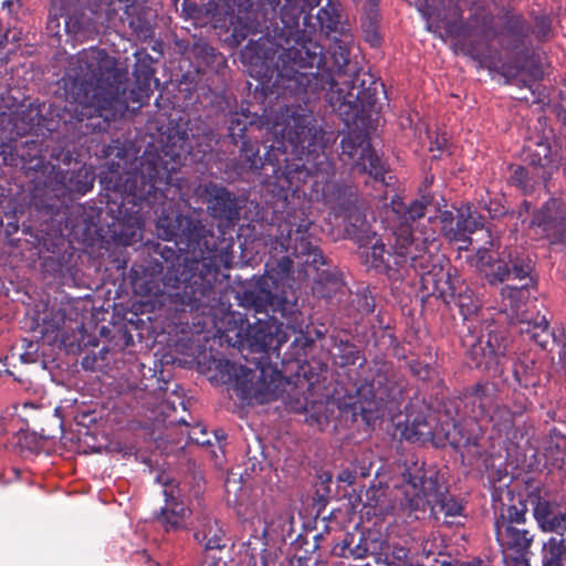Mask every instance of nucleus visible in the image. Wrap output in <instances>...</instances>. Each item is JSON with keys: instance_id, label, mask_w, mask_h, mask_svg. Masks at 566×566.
Wrapping results in <instances>:
<instances>
[{"instance_id": "nucleus-59", "label": "nucleus", "mask_w": 566, "mask_h": 566, "mask_svg": "<svg viewBox=\"0 0 566 566\" xmlns=\"http://www.w3.org/2000/svg\"><path fill=\"white\" fill-rule=\"evenodd\" d=\"M20 359L24 364H31L36 361V358L30 352H24L23 354H21Z\"/></svg>"}, {"instance_id": "nucleus-45", "label": "nucleus", "mask_w": 566, "mask_h": 566, "mask_svg": "<svg viewBox=\"0 0 566 566\" xmlns=\"http://www.w3.org/2000/svg\"><path fill=\"white\" fill-rule=\"evenodd\" d=\"M126 13L129 17L128 25L137 38L146 40L154 35V27L147 19L140 15L130 17L129 9L126 10Z\"/></svg>"}, {"instance_id": "nucleus-24", "label": "nucleus", "mask_w": 566, "mask_h": 566, "mask_svg": "<svg viewBox=\"0 0 566 566\" xmlns=\"http://www.w3.org/2000/svg\"><path fill=\"white\" fill-rule=\"evenodd\" d=\"M241 326L235 336L242 345H247L251 352L265 354L274 340V325L269 322L258 319L254 324H248L243 327V319L240 318ZM277 329V327H275Z\"/></svg>"}, {"instance_id": "nucleus-40", "label": "nucleus", "mask_w": 566, "mask_h": 566, "mask_svg": "<svg viewBox=\"0 0 566 566\" xmlns=\"http://www.w3.org/2000/svg\"><path fill=\"white\" fill-rule=\"evenodd\" d=\"M352 306L356 310L360 318L374 313L376 302L370 290L368 287L358 290L352 300Z\"/></svg>"}, {"instance_id": "nucleus-58", "label": "nucleus", "mask_w": 566, "mask_h": 566, "mask_svg": "<svg viewBox=\"0 0 566 566\" xmlns=\"http://www.w3.org/2000/svg\"><path fill=\"white\" fill-rule=\"evenodd\" d=\"M544 564H545V566H560L562 565L560 557L554 556V555L551 557H545Z\"/></svg>"}, {"instance_id": "nucleus-31", "label": "nucleus", "mask_w": 566, "mask_h": 566, "mask_svg": "<svg viewBox=\"0 0 566 566\" xmlns=\"http://www.w3.org/2000/svg\"><path fill=\"white\" fill-rule=\"evenodd\" d=\"M401 433L406 440L420 444L431 442L434 438L433 427L423 413L409 415Z\"/></svg>"}, {"instance_id": "nucleus-25", "label": "nucleus", "mask_w": 566, "mask_h": 566, "mask_svg": "<svg viewBox=\"0 0 566 566\" xmlns=\"http://www.w3.org/2000/svg\"><path fill=\"white\" fill-rule=\"evenodd\" d=\"M525 160L537 179L546 184L553 176L556 165L552 158V148L548 139L541 138L535 144L525 147Z\"/></svg>"}, {"instance_id": "nucleus-36", "label": "nucleus", "mask_w": 566, "mask_h": 566, "mask_svg": "<svg viewBox=\"0 0 566 566\" xmlns=\"http://www.w3.org/2000/svg\"><path fill=\"white\" fill-rule=\"evenodd\" d=\"M360 23L365 41L371 46H378L381 41L379 34L378 10L371 8L369 11L365 12L360 19Z\"/></svg>"}, {"instance_id": "nucleus-51", "label": "nucleus", "mask_w": 566, "mask_h": 566, "mask_svg": "<svg viewBox=\"0 0 566 566\" xmlns=\"http://www.w3.org/2000/svg\"><path fill=\"white\" fill-rule=\"evenodd\" d=\"M254 31H255V24L253 22L245 23L242 27L233 24L232 35L235 39V41L238 43H240L243 40H245L250 33H253Z\"/></svg>"}, {"instance_id": "nucleus-64", "label": "nucleus", "mask_w": 566, "mask_h": 566, "mask_svg": "<svg viewBox=\"0 0 566 566\" xmlns=\"http://www.w3.org/2000/svg\"><path fill=\"white\" fill-rule=\"evenodd\" d=\"M210 566H227L226 562H213L210 564Z\"/></svg>"}, {"instance_id": "nucleus-11", "label": "nucleus", "mask_w": 566, "mask_h": 566, "mask_svg": "<svg viewBox=\"0 0 566 566\" xmlns=\"http://www.w3.org/2000/svg\"><path fill=\"white\" fill-rule=\"evenodd\" d=\"M405 388V379L391 361L375 359L364 370L356 390L357 401L361 411H376L384 403L400 400Z\"/></svg>"}, {"instance_id": "nucleus-50", "label": "nucleus", "mask_w": 566, "mask_h": 566, "mask_svg": "<svg viewBox=\"0 0 566 566\" xmlns=\"http://www.w3.org/2000/svg\"><path fill=\"white\" fill-rule=\"evenodd\" d=\"M350 552L353 559L366 558L370 554V548L367 539L363 535L358 536L357 542H354Z\"/></svg>"}, {"instance_id": "nucleus-14", "label": "nucleus", "mask_w": 566, "mask_h": 566, "mask_svg": "<svg viewBox=\"0 0 566 566\" xmlns=\"http://www.w3.org/2000/svg\"><path fill=\"white\" fill-rule=\"evenodd\" d=\"M475 266L484 273L491 285L509 280H524L530 276L533 264L531 259L517 250H503L494 259L486 248H480L475 254Z\"/></svg>"}, {"instance_id": "nucleus-42", "label": "nucleus", "mask_w": 566, "mask_h": 566, "mask_svg": "<svg viewBox=\"0 0 566 566\" xmlns=\"http://www.w3.org/2000/svg\"><path fill=\"white\" fill-rule=\"evenodd\" d=\"M526 284L521 286L506 285L502 289V300L512 312H516L520 308V304L526 293Z\"/></svg>"}, {"instance_id": "nucleus-27", "label": "nucleus", "mask_w": 566, "mask_h": 566, "mask_svg": "<svg viewBox=\"0 0 566 566\" xmlns=\"http://www.w3.org/2000/svg\"><path fill=\"white\" fill-rule=\"evenodd\" d=\"M339 218H343L344 230L347 237L356 241L360 247L369 243L371 239L376 237V232L367 221L363 203L347 211Z\"/></svg>"}, {"instance_id": "nucleus-15", "label": "nucleus", "mask_w": 566, "mask_h": 566, "mask_svg": "<svg viewBox=\"0 0 566 566\" xmlns=\"http://www.w3.org/2000/svg\"><path fill=\"white\" fill-rule=\"evenodd\" d=\"M468 344V358L475 368L494 374L503 373V360L509 347V336L504 328L489 326L485 335L474 338Z\"/></svg>"}, {"instance_id": "nucleus-46", "label": "nucleus", "mask_w": 566, "mask_h": 566, "mask_svg": "<svg viewBox=\"0 0 566 566\" xmlns=\"http://www.w3.org/2000/svg\"><path fill=\"white\" fill-rule=\"evenodd\" d=\"M535 38L538 42L544 43L552 36V20L549 17L542 14L534 18Z\"/></svg>"}, {"instance_id": "nucleus-54", "label": "nucleus", "mask_w": 566, "mask_h": 566, "mask_svg": "<svg viewBox=\"0 0 566 566\" xmlns=\"http://www.w3.org/2000/svg\"><path fill=\"white\" fill-rule=\"evenodd\" d=\"M301 316V313L300 312H293L291 314V317L287 319V327H291L294 332H296V329H298L301 332V327H302V324L298 323V318Z\"/></svg>"}, {"instance_id": "nucleus-60", "label": "nucleus", "mask_w": 566, "mask_h": 566, "mask_svg": "<svg viewBox=\"0 0 566 566\" xmlns=\"http://www.w3.org/2000/svg\"><path fill=\"white\" fill-rule=\"evenodd\" d=\"M339 480L347 481L349 484H352L355 480V476L352 475L350 473H347L346 476L340 475Z\"/></svg>"}, {"instance_id": "nucleus-23", "label": "nucleus", "mask_w": 566, "mask_h": 566, "mask_svg": "<svg viewBox=\"0 0 566 566\" xmlns=\"http://www.w3.org/2000/svg\"><path fill=\"white\" fill-rule=\"evenodd\" d=\"M51 172L53 179L45 184L53 190L85 195L94 187L95 176L91 168L85 165L72 171H63L52 166Z\"/></svg>"}, {"instance_id": "nucleus-9", "label": "nucleus", "mask_w": 566, "mask_h": 566, "mask_svg": "<svg viewBox=\"0 0 566 566\" xmlns=\"http://www.w3.org/2000/svg\"><path fill=\"white\" fill-rule=\"evenodd\" d=\"M400 475V505L409 515L413 514L416 520L420 518L419 513L424 514L428 510L431 514L442 513L446 518L462 515V504L449 494L434 467H428L418 459L406 460Z\"/></svg>"}, {"instance_id": "nucleus-8", "label": "nucleus", "mask_w": 566, "mask_h": 566, "mask_svg": "<svg viewBox=\"0 0 566 566\" xmlns=\"http://www.w3.org/2000/svg\"><path fill=\"white\" fill-rule=\"evenodd\" d=\"M331 59L336 67L337 84L327 88L325 98L332 109L349 126L374 109L379 87L384 85L373 74L350 61L349 48L345 41L334 43Z\"/></svg>"}, {"instance_id": "nucleus-41", "label": "nucleus", "mask_w": 566, "mask_h": 566, "mask_svg": "<svg viewBox=\"0 0 566 566\" xmlns=\"http://www.w3.org/2000/svg\"><path fill=\"white\" fill-rule=\"evenodd\" d=\"M245 300L256 311L265 310L268 306L274 307L277 303L276 296L271 291L264 289L245 292Z\"/></svg>"}, {"instance_id": "nucleus-2", "label": "nucleus", "mask_w": 566, "mask_h": 566, "mask_svg": "<svg viewBox=\"0 0 566 566\" xmlns=\"http://www.w3.org/2000/svg\"><path fill=\"white\" fill-rule=\"evenodd\" d=\"M415 6L427 20L429 28L433 27L443 31L447 38L457 39V50L478 62L479 67L499 73L506 84L516 80V85L530 87L526 81L517 80L525 70L523 60L526 52H517L510 61L502 60L500 52L492 45L499 35L495 15L485 6L473 3L465 21L460 6L451 0H415Z\"/></svg>"}, {"instance_id": "nucleus-49", "label": "nucleus", "mask_w": 566, "mask_h": 566, "mask_svg": "<svg viewBox=\"0 0 566 566\" xmlns=\"http://www.w3.org/2000/svg\"><path fill=\"white\" fill-rule=\"evenodd\" d=\"M408 366L411 374L418 379L426 380L430 377L431 367L429 364H424L418 359H413L409 361Z\"/></svg>"}, {"instance_id": "nucleus-32", "label": "nucleus", "mask_w": 566, "mask_h": 566, "mask_svg": "<svg viewBox=\"0 0 566 566\" xmlns=\"http://www.w3.org/2000/svg\"><path fill=\"white\" fill-rule=\"evenodd\" d=\"M518 325L522 334L530 335V338L542 348L546 347L552 333L545 315L537 314L534 319H520Z\"/></svg>"}, {"instance_id": "nucleus-28", "label": "nucleus", "mask_w": 566, "mask_h": 566, "mask_svg": "<svg viewBox=\"0 0 566 566\" xmlns=\"http://www.w3.org/2000/svg\"><path fill=\"white\" fill-rule=\"evenodd\" d=\"M195 539L205 546L206 551L222 549L226 547V533L219 522L208 515L198 520V526L193 534Z\"/></svg>"}, {"instance_id": "nucleus-13", "label": "nucleus", "mask_w": 566, "mask_h": 566, "mask_svg": "<svg viewBox=\"0 0 566 566\" xmlns=\"http://www.w3.org/2000/svg\"><path fill=\"white\" fill-rule=\"evenodd\" d=\"M340 160L353 170L367 174L376 181H385L386 163L374 150L368 135L358 127L348 128L340 139Z\"/></svg>"}, {"instance_id": "nucleus-37", "label": "nucleus", "mask_w": 566, "mask_h": 566, "mask_svg": "<svg viewBox=\"0 0 566 566\" xmlns=\"http://www.w3.org/2000/svg\"><path fill=\"white\" fill-rule=\"evenodd\" d=\"M510 182L522 190L524 193H530L533 191L537 184L543 181L536 178L534 170L531 168L517 166L514 168L510 177Z\"/></svg>"}, {"instance_id": "nucleus-34", "label": "nucleus", "mask_w": 566, "mask_h": 566, "mask_svg": "<svg viewBox=\"0 0 566 566\" xmlns=\"http://www.w3.org/2000/svg\"><path fill=\"white\" fill-rule=\"evenodd\" d=\"M527 506L524 502L518 505H503L494 520V528L497 526H524L526 522Z\"/></svg>"}, {"instance_id": "nucleus-33", "label": "nucleus", "mask_w": 566, "mask_h": 566, "mask_svg": "<svg viewBox=\"0 0 566 566\" xmlns=\"http://www.w3.org/2000/svg\"><path fill=\"white\" fill-rule=\"evenodd\" d=\"M483 220L484 218L481 214L469 213L467 217L460 216L455 222V230L449 231L448 240L470 244V234L483 228Z\"/></svg>"}, {"instance_id": "nucleus-1", "label": "nucleus", "mask_w": 566, "mask_h": 566, "mask_svg": "<svg viewBox=\"0 0 566 566\" xmlns=\"http://www.w3.org/2000/svg\"><path fill=\"white\" fill-rule=\"evenodd\" d=\"M178 142V146L167 144L160 151H145L133 159L125 143L113 139L102 150L105 165L101 184L106 191L107 213L126 238L143 228L145 207H163L156 220L157 235L172 241L179 251L164 275V285L171 289L169 302L177 312L210 315L217 304L214 284L219 274L213 233L193 213L174 214L165 208L166 200L184 193L182 180L174 175L184 165L188 148L184 137Z\"/></svg>"}, {"instance_id": "nucleus-39", "label": "nucleus", "mask_w": 566, "mask_h": 566, "mask_svg": "<svg viewBox=\"0 0 566 566\" xmlns=\"http://www.w3.org/2000/svg\"><path fill=\"white\" fill-rule=\"evenodd\" d=\"M316 19L321 29L324 30L327 34L338 30L340 15L337 9L331 3H327L325 7H322L317 11Z\"/></svg>"}, {"instance_id": "nucleus-10", "label": "nucleus", "mask_w": 566, "mask_h": 566, "mask_svg": "<svg viewBox=\"0 0 566 566\" xmlns=\"http://www.w3.org/2000/svg\"><path fill=\"white\" fill-rule=\"evenodd\" d=\"M311 224L312 221L302 209H294L277 224L275 241L283 251L291 252L296 258L305 256L304 264L316 271L314 293L318 297L329 298L342 286V281L336 272L323 269L326 265V258L310 240Z\"/></svg>"}, {"instance_id": "nucleus-21", "label": "nucleus", "mask_w": 566, "mask_h": 566, "mask_svg": "<svg viewBox=\"0 0 566 566\" xmlns=\"http://www.w3.org/2000/svg\"><path fill=\"white\" fill-rule=\"evenodd\" d=\"M165 504L154 513V521L166 533H176L185 530L190 514L184 502L179 500V490L176 485L165 483Z\"/></svg>"}, {"instance_id": "nucleus-38", "label": "nucleus", "mask_w": 566, "mask_h": 566, "mask_svg": "<svg viewBox=\"0 0 566 566\" xmlns=\"http://www.w3.org/2000/svg\"><path fill=\"white\" fill-rule=\"evenodd\" d=\"M91 19L84 12L74 11L67 13L64 19V30L67 34L77 36L90 30Z\"/></svg>"}, {"instance_id": "nucleus-29", "label": "nucleus", "mask_w": 566, "mask_h": 566, "mask_svg": "<svg viewBox=\"0 0 566 566\" xmlns=\"http://www.w3.org/2000/svg\"><path fill=\"white\" fill-rule=\"evenodd\" d=\"M328 352L333 364L339 367L353 366L361 357L358 347L339 334L328 337Z\"/></svg>"}, {"instance_id": "nucleus-56", "label": "nucleus", "mask_w": 566, "mask_h": 566, "mask_svg": "<svg viewBox=\"0 0 566 566\" xmlns=\"http://www.w3.org/2000/svg\"><path fill=\"white\" fill-rule=\"evenodd\" d=\"M260 4L265 9H270L272 11H275L276 8L280 6L281 0H259Z\"/></svg>"}, {"instance_id": "nucleus-48", "label": "nucleus", "mask_w": 566, "mask_h": 566, "mask_svg": "<svg viewBox=\"0 0 566 566\" xmlns=\"http://www.w3.org/2000/svg\"><path fill=\"white\" fill-rule=\"evenodd\" d=\"M513 376L520 387L527 388L531 385V379L528 377V365L524 361L516 360L513 364Z\"/></svg>"}, {"instance_id": "nucleus-19", "label": "nucleus", "mask_w": 566, "mask_h": 566, "mask_svg": "<svg viewBox=\"0 0 566 566\" xmlns=\"http://www.w3.org/2000/svg\"><path fill=\"white\" fill-rule=\"evenodd\" d=\"M230 367L233 373V386L240 399H255L260 402L270 400L273 392L269 384L261 381L265 370L263 367L260 368L259 363L255 365V369L235 364Z\"/></svg>"}, {"instance_id": "nucleus-5", "label": "nucleus", "mask_w": 566, "mask_h": 566, "mask_svg": "<svg viewBox=\"0 0 566 566\" xmlns=\"http://www.w3.org/2000/svg\"><path fill=\"white\" fill-rule=\"evenodd\" d=\"M128 72L116 66L108 53L96 46L76 55V75L67 88L72 101L65 109L76 122L94 120L86 127H108L126 106Z\"/></svg>"}, {"instance_id": "nucleus-61", "label": "nucleus", "mask_w": 566, "mask_h": 566, "mask_svg": "<svg viewBox=\"0 0 566 566\" xmlns=\"http://www.w3.org/2000/svg\"><path fill=\"white\" fill-rule=\"evenodd\" d=\"M54 25L59 27V19L56 15H54L53 18H50V20H49V28L53 29Z\"/></svg>"}, {"instance_id": "nucleus-52", "label": "nucleus", "mask_w": 566, "mask_h": 566, "mask_svg": "<svg viewBox=\"0 0 566 566\" xmlns=\"http://www.w3.org/2000/svg\"><path fill=\"white\" fill-rule=\"evenodd\" d=\"M440 222H441V231L443 232L444 237L448 239V233L450 230H455V227H453V213L449 210H443L440 212L439 216Z\"/></svg>"}, {"instance_id": "nucleus-7", "label": "nucleus", "mask_w": 566, "mask_h": 566, "mask_svg": "<svg viewBox=\"0 0 566 566\" xmlns=\"http://www.w3.org/2000/svg\"><path fill=\"white\" fill-rule=\"evenodd\" d=\"M300 13L297 8L287 4L281 9V20L285 25L283 33L286 35V48L279 56L282 62L281 75L305 86V92L327 91L337 84L336 67L331 55L334 43L339 40L333 41L327 56L323 46L308 38L305 30L298 28Z\"/></svg>"}, {"instance_id": "nucleus-18", "label": "nucleus", "mask_w": 566, "mask_h": 566, "mask_svg": "<svg viewBox=\"0 0 566 566\" xmlns=\"http://www.w3.org/2000/svg\"><path fill=\"white\" fill-rule=\"evenodd\" d=\"M500 400L495 382L481 380L465 387L460 394L464 412L475 422L482 423L491 418L496 401Z\"/></svg>"}, {"instance_id": "nucleus-35", "label": "nucleus", "mask_w": 566, "mask_h": 566, "mask_svg": "<svg viewBox=\"0 0 566 566\" xmlns=\"http://www.w3.org/2000/svg\"><path fill=\"white\" fill-rule=\"evenodd\" d=\"M544 455L553 467L563 468L566 455V437L557 432L556 429L551 432Z\"/></svg>"}, {"instance_id": "nucleus-63", "label": "nucleus", "mask_w": 566, "mask_h": 566, "mask_svg": "<svg viewBox=\"0 0 566 566\" xmlns=\"http://www.w3.org/2000/svg\"><path fill=\"white\" fill-rule=\"evenodd\" d=\"M256 470H261V463L260 462H258V463L252 462L251 463V471L255 472Z\"/></svg>"}, {"instance_id": "nucleus-43", "label": "nucleus", "mask_w": 566, "mask_h": 566, "mask_svg": "<svg viewBox=\"0 0 566 566\" xmlns=\"http://www.w3.org/2000/svg\"><path fill=\"white\" fill-rule=\"evenodd\" d=\"M534 516L538 523L548 525L551 531L559 527L560 521L554 515L552 507L547 501L538 502L534 509Z\"/></svg>"}, {"instance_id": "nucleus-6", "label": "nucleus", "mask_w": 566, "mask_h": 566, "mask_svg": "<svg viewBox=\"0 0 566 566\" xmlns=\"http://www.w3.org/2000/svg\"><path fill=\"white\" fill-rule=\"evenodd\" d=\"M293 120V125L284 129V136L293 145V149L306 153L303 164L310 172L306 182L313 181L311 198L323 201L339 218L361 201L355 187L332 182L336 168L326 149L335 143L336 137L333 132L321 127H307L305 117Z\"/></svg>"}, {"instance_id": "nucleus-4", "label": "nucleus", "mask_w": 566, "mask_h": 566, "mask_svg": "<svg viewBox=\"0 0 566 566\" xmlns=\"http://www.w3.org/2000/svg\"><path fill=\"white\" fill-rule=\"evenodd\" d=\"M432 193L426 192L409 205L399 197L391 200V210L399 219V224L392 230L394 241L389 243V248L380 239L373 243L364 259L368 269L385 274L390 280H401L409 270H413L422 284V276L429 273L434 264L431 249H438V240L433 228L420 229L415 223L419 222L431 207L434 209V216H429L427 221H436L440 203L434 205Z\"/></svg>"}, {"instance_id": "nucleus-55", "label": "nucleus", "mask_w": 566, "mask_h": 566, "mask_svg": "<svg viewBox=\"0 0 566 566\" xmlns=\"http://www.w3.org/2000/svg\"><path fill=\"white\" fill-rule=\"evenodd\" d=\"M33 112L31 108L22 111L21 119L25 123V127H33L35 125L34 117L31 116Z\"/></svg>"}, {"instance_id": "nucleus-16", "label": "nucleus", "mask_w": 566, "mask_h": 566, "mask_svg": "<svg viewBox=\"0 0 566 566\" xmlns=\"http://www.w3.org/2000/svg\"><path fill=\"white\" fill-rule=\"evenodd\" d=\"M531 228L549 244H562L566 240V203L551 198L532 217Z\"/></svg>"}, {"instance_id": "nucleus-3", "label": "nucleus", "mask_w": 566, "mask_h": 566, "mask_svg": "<svg viewBox=\"0 0 566 566\" xmlns=\"http://www.w3.org/2000/svg\"><path fill=\"white\" fill-rule=\"evenodd\" d=\"M305 117L307 127L311 125V116L296 111L286 114L284 125L280 129L282 139L277 146L271 145L264 157L260 156L258 140H252L245 135L249 127H263L264 119L256 113L241 108L230 115L229 138L235 146L240 144L239 154L233 160V169L238 175L254 174L263 177V184L273 187L280 198L287 199L289 195L300 191L310 176L303 164L306 153L293 149V145L284 136V129L293 125L296 117Z\"/></svg>"}, {"instance_id": "nucleus-22", "label": "nucleus", "mask_w": 566, "mask_h": 566, "mask_svg": "<svg viewBox=\"0 0 566 566\" xmlns=\"http://www.w3.org/2000/svg\"><path fill=\"white\" fill-rule=\"evenodd\" d=\"M495 538L502 552L514 554L513 560L517 564L528 566L527 555L530 553L534 535L524 526H505L494 528Z\"/></svg>"}, {"instance_id": "nucleus-17", "label": "nucleus", "mask_w": 566, "mask_h": 566, "mask_svg": "<svg viewBox=\"0 0 566 566\" xmlns=\"http://www.w3.org/2000/svg\"><path fill=\"white\" fill-rule=\"evenodd\" d=\"M203 198L209 216L226 224L234 226L240 220L242 206L234 192L227 187L209 181L197 188Z\"/></svg>"}, {"instance_id": "nucleus-57", "label": "nucleus", "mask_w": 566, "mask_h": 566, "mask_svg": "<svg viewBox=\"0 0 566 566\" xmlns=\"http://www.w3.org/2000/svg\"><path fill=\"white\" fill-rule=\"evenodd\" d=\"M283 273H289L292 268V261L289 256H283L279 263Z\"/></svg>"}, {"instance_id": "nucleus-12", "label": "nucleus", "mask_w": 566, "mask_h": 566, "mask_svg": "<svg viewBox=\"0 0 566 566\" xmlns=\"http://www.w3.org/2000/svg\"><path fill=\"white\" fill-rule=\"evenodd\" d=\"M421 290L426 296L441 298L446 304L453 302L464 321L475 315L482 306L479 296L461 280L455 269L444 271L433 264L430 272L422 276Z\"/></svg>"}, {"instance_id": "nucleus-62", "label": "nucleus", "mask_w": 566, "mask_h": 566, "mask_svg": "<svg viewBox=\"0 0 566 566\" xmlns=\"http://www.w3.org/2000/svg\"><path fill=\"white\" fill-rule=\"evenodd\" d=\"M248 566H256V558H255V555L253 553H251V555H250V559L248 562Z\"/></svg>"}, {"instance_id": "nucleus-30", "label": "nucleus", "mask_w": 566, "mask_h": 566, "mask_svg": "<svg viewBox=\"0 0 566 566\" xmlns=\"http://www.w3.org/2000/svg\"><path fill=\"white\" fill-rule=\"evenodd\" d=\"M525 411V403H520L518 409H512L511 406L501 405L497 400L493 412H490L491 418L485 419L482 423L491 424L500 434H509L514 427L515 418L521 417Z\"/></svg>"}, {"instance_id": "nucleus-20", "label": "nucleus", "mask_w": 566, "mask_h": 566, "mask_svg": "<svg viewBox=\"0 0 566 566\" xmlns=\"http://www.w3.org/2000/svg\"><path fill=\"white\" fill-rule=\"evenodd\" d=\"M40 144L35 139H9L0 145V156L4 165L23 170H38L43 166Z\"/></svg>"}, {"instance_id": "nucleus-26", "label": "nucleus", "mask_w": 566, "mask_h": 566, "mask_svg": "<svg viewBox=\"0 0 566 566\" xmlns=\"http://www.w3.org/2000/svg\"><path fill=\"white\" fill-rule=\"evenodd\" d=\"M531 31V25L523 14H509L505 17L499 43L503 50L513 52L524 45Z\"/></svg>"}, {"instance_id": "nucleus-53", "label": "nucleus", "mask_w": 566, "mask_h": 566, "mask_svg": "<svg viewBox=\"0 0 566 566\" xmlns=\"http://www.w3.org/2000/svg\"><path fill=\"white\" fill-rule=\"evenodd\" d=\"M556 115H557V118L566 127V97L562 98V101L557 104V106H556Z\"/></svg>"}, {"instance_id": "nucleus-44", "label": "nucleus", "mask_w": 566, "mask_h": 566, "mask_svg": "<svg viewBox=\"0 0 566 566\" xmlns=\"http://www.w3.org/2000/svg\"><path fill=\"white\" fill-rule=\"evenodd\" d=\"M366 505L373 507L375 513H384L388 509L386 490L381 485L368 488L366 491Z\"/></svg>"}, {"instance_id": "nucleus-47", "label": "nucleus", "mask_w": 566, "mask_h": 566, "mask_svg": "<svg viewBox=\"0 0 566 566\" xmlns=\"http://www.w3.org/2000/svg\"><path fill=\"white\" fill-rule=\"evenodd\" d=\"M356 537V534L346 533L342 539L333 545L331 549L332 554L340 558H352L350 551Z\"/></svg>"}]
</instances>
